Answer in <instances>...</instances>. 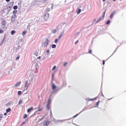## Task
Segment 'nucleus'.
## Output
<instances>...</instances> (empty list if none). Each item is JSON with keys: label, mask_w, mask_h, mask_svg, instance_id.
I'll list each match as a JSON object with an SVG mask.
<instances>
[{"label": "nucleus", "mask_w": 126, "mask_h": 126, "mask_svg": "<svg viewBox=\"0 0 126 126\" xmlns=\"http://www.w3.org/2000/svg\"><path fill=\"white\" fill-rule=\"evenodd\" d=\"M50 40V39L49 38L46 39L45 41L42 44V47H45L47 46L49 43Z\"/></svg>", "instance_id": "f257e3e1"}, {"label": "nucleus", "mask_w": 126, "mask_h": 126, "mask_svg": "<svg viewBox=\"0 0 126 126\" xmlns=\"http://www.w3.org/2000/svg\"><path fill=\"white\" fill-rule=\"evenodd\" d=\"M48 0H36V2L37 4L39 5L42 3H45Z\"/></svg>", "instance_id": "f03ea898"}, {"label": "nucleus", "mask_w": 126, "mask_h": 126, "mask_svg": "<svg viewBox=\"0 0 126 126\" xmlns=\"http://www.w3.org/2000/svg\"><path fill=\"white\" fill-rule=\"evenodd\" d=\"M43 17L45 20H46L48 18L49 14L48 13L46 12L43 15Z\"/></svg>", "instance_id": "7ed1b4c3"}, {"label": "nucleus", "mask_w": 126, "mask_h": 126, "mask_svg": "<svg viewBox=\"0 0 126 126\" xmlns=\"http://www.w3.org/2000/svg\"><path fill=\"white\" fill-rule=\"evenodd\" d=\"M50 123V122L48 120L45 121L43 124V126H47Z\"/></svg>", "instance_id": "20e7f679"}, {"label": "nucleus", "mask_w": 126, "mask_h": 126, "mask_svg": "<svg viewBox=\"0 0 126 126\" xmlns=\"http://www.w3.org/2000/svg\"><path fill=\"white\" fill-rule=\"evenodd\" d=\"M106 9L105 10V11L103 13V17L102 18V17H101L96 22V23H97L99 21H100V20H101V18L103 19V18H104L105 17V14L106 13Z\"/></svg>", "instance_id": "39448f33"}, {"label": "nucleus", "mask_w": 126, "mask_h": 126, "mask_svg": "<svg viewBox=\"0 0 126 126\" xmlns=\"http://www.w3.org/2000/svg\"><path fill=\"white\" fill-rule=\"evenodd\" d=\"M28 81L27 80L25 82V85L24 88V91L27 89V88L29 86V85L28 84Z\"/></svg>", "instance_id": "423d86ee"}, {"label": "nucleus", "mask_w": 126, "mask_h": 126, "mask_svg": "<svg viewBox=\"0 0 126 126\" xmlns=\"http://www.w3.org/2000/svg\"><path fill=\"white\" fill-rule=\"evenodd\" d=\"M81 7V5L79 7L77 8V14H79L80 12H81V9H80Z\"/></svg>", "instance_id": "0eeeda50"}, {"label": "nucleus", "mask_w": 126, "mask_h": 126, "mask_svg": "<svg viewBox=\"0 0 126 126\" xmlns=\"http://www.w3.org/2000/svg\"><path fill=\"white\" fill-rule=\"evenodd\" d=\"M16 17V15H14L13 16H11V21L12 22L14 23V21L15 20V17Z\"/></svg>", "instance_id": "6e6552de"}, {"label": "nucleus", "mask_w": 126, "mask_h": 126, "mask_svg": "<svg viewBox=\"0 0 126 126\" xmlns=\"http://www.w3.org/2000/svg\"><path fill=\"white\" fill-rule=\"evenodd\" d=\"M55 91H53L52 92H51L50 94V96L49 97V98L48 99V100L47 101V104H50V97L51 96V94H52V93H55Z\"/></svg>", "instance_id": "1a4fd4ad"}, {"label": "nucleus", "mask_w": 126, "mask_h": 126, "mask_svg": "<svg viewBox=\"0 0 126 126\" xmlns=\"http://www.w3.org/2000/svg\"><path fill=\"white\" fill-rule=\"evenodd\" d=\"M79 32H78L76 33V34H75V38H80L81 37V36H79Z\"/></svg>", "instance_id": "9d476101"}, {"label": "nucleus", "mask_w": 126, "mask_h": 126, "mask_svg": "<svg viewBox=\"0 0 126 126\" xmlns=\"http://www.w3.org/2000/svg\"><path fill=\"white\" fill-rule=\"evenodd\" d=\"M116 13L115 11H113V12L111 14L110 16V19H112Z\"/></svg>", "instance_id": "9b49d317"}, {"label": "nucleus", "mask_w": 126, "mask_h": 126, "mask_svg": "<svg viewBox=\"0 0 126 126\" xmlns=\"http://www.w3.org/2000/svg\"><path fill=\"white\" fill-rule=\"evenodd\" d=\"M85 99L88 101H92L94 100V98H90L89 97H88L85 98Z\"/></svg>", "instance_id": "f8f14e48"}, {"label": "nucleus", "mask_w": 126, "mask_h": 126, "mask_svg": "<svg viewBox=\"0 0 126 126\" xmlns=\"http://www.w3.org/2000/svg\"><path fill=\"white\" fill-rule=\"evenodd\" d=\"M52 89L53 90H54L57 87V86H55L54 83H52Z\"/></svg>", "instance_id": "ddd939ff"}, {"label": "nucleus", "mask_w": 126, "mask_h": 126, "mask_svg": "<svg viewBox=\"0 0 126 126\" xmlns=\"http://www.w3.org/2000/svg\"><path fill=\"white\" fill-rule=\"evenodd\" d=\"M10 11V9L9 10L8 9H6L5 10V12L6 13V14H7L9 13Z\"/></svg>", "instance_id": "4468645a"}, {"label": "nucleus", "mask_w": 126, "mask_h": 126, "mask_svg": "<svg viewBox=\"0 0 126 126\" xmlns=\"http://www.w3.org/2000/svg\"><path fill=\"white\" fill-rule=\"evenodd\" d=\"M21 83V81L18 82L15 85V86L16 87L20 85Z\"/></svg>", "instance_id": "2eb2a0df"}, {"label": "nucleus", "mask_w": 126, "mask_h": 126, "mask_svg": "<svg viewBox=\"0 0 126 126\" xmlns=\"http://www.w3.org/2000/svg\"><path fill=\"white\" fill-rule=\"evenodd\" d=\"M33 108L32 107H31L30 108H29L27 110V111L28 112H29L31 110H32L33 109Z\"/></svg>", "instance_id": "dca6fc26"}, {"label": "nucleus", "mask_w": 126, "mask_h": 126, "mask_svg": "<svg viewBox=\"0 0 126 126\" xmlns=\"http://www.w3.org/2000/svg\"><path fill=\"white\" fill-rule=\"evenodd\" d=\"M60 40V39H59L58 38L56 39L55 41V43L57 44L58 42Z\"/></svg>", "instance_id": "f3484780"}, {"label": "nucleus", "mask_w": 126, "mask_h": 126, "mask_svg": "<svg viewBox=\"0 0 126 126\" xmlns=\"http://www.w3.org/2000/svg\"><path fill=\"white\" fill-rule=\"evenodd\" d=\"M63 32L61 34H60L58 38H59V39H60L63 36Z\"/></svg>", "instance_id": "a211bd4d"}, {"label": "nucleus", "mask_w": 126, "mask_h": 126, "mask_svg": "<svg viewBox=\"0 0 126 126\" xmlns=\"http://www.w3.org/2000/svg\"><path fill=\"white\" fill-rule=\"evenodd\" d=\"M11 109L10 108H9L7 109L6 110V112L7 113H8L10 111H11Z\"/></svg>", "instance_id": "6ab92c4d"}, {"label": "nucleus", "mask_w": 126, "mask_h": 126, "mask_svg": "<svg viewBox=\"0 0 126 126\" xmlns=\"http://www.w3.org/2000/svg\"><path fill=\"white\" fill-rule=\"evenodd\" d=\"M49 105L47 104L46 105V109L47 110H49Z\"/></svg>", "instance_id": "aec40b11"}, {"label": "nucleus", "mask_w": 126, "mask_h": 126, "mask_svg": "<svg viewBox=\"0 0 126 126\" xmlns=\"http://www.w3.org/2000/svg\"><path fill=\"white\" fill-rule=\"evenodd\" d=\"M26 32H27V31H23V32H22V35L23 36H24V35H25V34L26 33Z\"/></svg>", "instance_id": "412c9836"}, {"label": "nucleus", "mask_w": 126, "mask_h": 126, "mask_svg": "<svg viewBox=\"0 0 126 126\" xmlns=\"http://www.w3.org/2000/svg\"><path fill=\"white\" fill-rule=\"evenodd\" d=\"M54 73H53L52 74V81H53V80H54Z\"/></svg>", "instance_id": "4be33fe9"}, {"label": "nucleus", "mask_w": 126, "mask_h": 126, "mask_svg": "<svg viewBox=\"0 0 126 126\" xmlns=\"http://www.w3.org/2000/svg\"><path fill=\"white\" fill-rule=\"evenodd\" d=\"M56 47V45L55 44H53L51 46V47L52 48H55Z\"/></svg>", "instance_id": "5701e85b"}, {"label": "nucleus", "mask_w": 126, "mask_h": 126, "mask_svg": "<svg viewBox=\"0 0 126 126\" xmlns=\"http://www.w3.org/2000/svg\"><path fill=\"white\" fill-rule=\"evenodd\" d=\"M17 12V11L16 10H14L13 12L14 15H15V14Z\"/></svg>", "instance_id": "b1692460"}, {"label": "nucleus", "mask_w": 126, "mask_h": 126, "mask_svg": "<svg viewBox=\"0 0 126 126\" xmlns=\"http://www.w3.org/2000/svg\"><path fill=\"white\" fill-rule=\"evenodd\" d=\"M6 22L5 20L3 21L2 22V25H5V24Z\"/></svg>", "instance_id": "393cba45"}, {"label": "nucleus", "mask_w": 126, "mask_h": 126, "mask_svg": "<svg viewBox=\"0 0 126 126\" xmlns=\"http://www.w3.org/2000/svg\"><path fill=\"white\" fill-rule=\"evenodd\" d=\"M17 8V6L16 5H15L14 6L13 8L14 9L16 10Z\"/></svg>", "instance_id": "a878e982"}, {"label": "nucleus", "mask_w": 126, "mask_h": 126, "mask_svg": "<svg viewBox=\"0 0 126 126\" xmlns=\"http://www.w3.org/2000/svg\"><path fill=\"white\" fill-rule=\"evenodd\" d=\"M15 32H16L15 31L13 30V31H12L11 32V34L12 35H13L15 33Z\"/></svg>", "instance_id": "bb28decb"}, {"label": "nucleus", "mask_w": 126, "mask_h": 126, "mask_svg": "<svg viewBox=\"0 0 126 126\" xmlns=\"http://www.w3.org/2000/svg\"><path fill=\"white\" fill-rule=\"evenodd\" d=\"M13 3H14L13 2H11L9 4V5H10L11 6H12V7L13 5Z\"/></svg>", "instance_id": "cd10ccee"}, {"label": "nucleus", "mask_w": 126, "mask_h": 126, "mask_svg": "<svg viewBox=\"0 0 126 126\" xmlns=\"http://www.w3.org/2000/svg\"><path fill=\"white\" fill-rule=\"evenodd\" d=\"M22 93L20 91H19L18 92V95H20Z\"/></svg>", "instance_id": "c85d7f7f"}, {"label": "nucleus", "mask_w": 126, "mask_h": 126, "mask_svg": "<svg viewBox=\"0 0 126 126\" xmlns=\"http://www.w3.org/2000/svg\"><path fill=\"white\" fill-rule=\"evenodd\" d=\"M34 54L35 55H37L38 53L36 51H34Z\"/></svg>", "instance_id": "c756f323"}, {"label": "nucleus", "mask_w": 126, "mask_h": 126, "mask_svg": "<svg viewBox=\"0 0 126 126\" xmlns=\"http://www.w3.org/2000/svg\"><path fill=\"white\" fill-rule=\"evenodd\" d=\"M49 8H47L46 9V11L47 12H48L49 11Z\"/></svg>", "instance_id": "7c9ffc66"}, {"label": "nucleus", "mask_w": 126, "mask_h": 126, "mask_svg": "<svg viewBox=\"0 0 126 126\" xmlns=\"http://www.w3.org/2000/svg\"><path fill=\"white\" fill-rule=\"evenodd\" d=\"M56 66H54V67L53 68H52V70H54L56 68Z\"/></svg>", "instance_id": "2f4dec72"}, {"label": "nucleus", "mask_w": 126, "mask_h": 126, "mask_svg": "<svg viewBox=\"0 0 126 126\" xmlns=\"http://www.w3.org/2000/svg\"><path fill=\"white\" fill-rule=\"evenodd\" d=\"M110 20H108L107 21V22L106 23V24H109L110 23Z\"/></svg>", "instance_id": "473e14b6"}, {"label": "nucleus", "mask_w": 126, "mask_h": 126, "mask_svg": "<svg viewBox=\"0 0 126 126\" xmlns=\"http://www.w3.org/2000/svg\"><path fill=\"white\" fill-rule=\"evenodd\" d=\"M27 114H25L24 115V116L23 117V118L25 119L27 117Z\"/></svg>", "instance_id": "72a5a7b5"}, {"label": "nucleus", "mask_w": 126, "mask_h": 126, "mask_svg": "<svg viewBox=\"0 0 126 126\" xmlns=\"http://www.w3.org/2000/svg\"><path fill=\"white\" fill-rule=\"evenodd\" d=\"M3 115L2 114H1L0 115V121L1 120V118L3 116Z\"/></svg>", "instance_id": "f704fd0d"}, {"label": "nucleus", "mask_w": 126, "mask_h": 126, "mask_svg": "<svg viewBox=\"0 0 126 126\" xmlns=\"http://www.w3.org/2000/svg\"><path fill=\"white\" fill-rule=\"evenodd\" d=\"M49 49H47L46 51V52L47 53V55L49 54Z\"/></svg>", "instance_id": "c9c22d12"}, {"label": "nucleus", "mask_w": 126, "mask_h": 126, "mask_svg": "<svg viewBox=\"0 0 126 126\" xmlns=\"http://www.w3.org/2000/svg\"><path fill=\"white\" fill-rule=\"evenodd\" d=\"M99 102H98L96 103V107H97L98 106L99 104Z\"/></svg>", "instance_id": "e433bc0d"}, {"label": "nucleus", "mask_w": 126, "mask_h": 126, "mask_svg": "<svg viewBox=\"0 0 126 126\" xmlns=\"http://www.w3.org/2000/svg\"><path fill=\"white\" fill-rule=\"evenodd\" d=\"M22 103V101L21 100H20L19 101L18 104H19L20 105V104H21Z\"/></svg>", "instance_id": "4c0bfd02"}, {"label": "nucleus", "mask_w": 126, "mask_h": 126, "mask_svg": "<svg viewBox=\"0 0 126 126\" xmlns=\"http://www.w3.org/2000/svg\"><path fill=\"white\" fill-rule=\"evenodd\" d=\"M57 32L56 30L55 29L53 31V33H55Z\"/></svg>", "instance_id": "58836bf2"}, {"label": "nucleus", "mask_w": 126, "mask_h": 126, "mask_svg": "<svg viewBox=\"0 0 126 126\" xmlns=\"http://www.w3.org/2000/svg\"><path fill=\"white\" fill-rule=\"evenodd\" d=\"M19 58V56H18L16 57V60H18Z\"/></svg>", "instance_id": "ea45409f"}, {"label": "nucleus", "mask_w": 126, "mask_h": 126, "mask_svg": "<svg viewBox=\"0 0 126 126\" xmlns=\"http://www.w3.org/2000/svg\"><path fill=\"white\" fill-rule=\"evenodd\" d=\"M5 25H2L1 26V28L2 29H4L5 28Z\"/></svg>", "instance_id": "a19ab883"}, {"label": "nucleus", "mask_w": 126, "mask_h": 126, "mask_svg": "<svg viewBox=\"0 0 126 126\" xmlns=\"http://www.w3.org/2000/svg\"><path fill=\"white\" fill-rule=\"evenodd\" d=\"M20 47V46H18V47H17V48L16 49V51H17V50H18L19 49Z\"/></svg>", "instance_id": "79ce46f5"}, {"label": "nucleus", "mask_w": 126, "mask_h": 126, "mask_svg": "<svg viewBox=\"0 0 126 126\" xmlns=\"http://www.w3.org/2000/svg\"><path fill=\"white\" fill-rule=\"evenodd\" d=\"M59 120L58 121L59 122H62V121H65V120Z\"/></svg>", "instance_id": "37998d69"}, {"label": "nucleus", "mask_w": 126, "mask_h": 126, "mask_svg": "<svg viewBox=\"0 0 126 126\" xmlns=\"http://www.w3.org/2000/svg\"><path fill=\"white\" fill-rule=\"evenodd\" d=\"M3 31L2 30L0 29V33H3Z\"/></svg>", "instance_id": "c03bdc74"}, {"label": "nucleus", "mask_w": 126, "mask_h": 126, "mask_svg": "<svg viewBox=\"0 0 126 126\" xmlns=\"http://www.w3.org/2000/svg\"><path fill=\"white\" fill-rule=\"evenodd\" d=\"M88 52L90 54H91L92 52V50H89V52Z\"/></svg>", "instance_id": "a18cd8bd"}, {"label": "nucleus", "mask_w": 126, "mask_h": 126, "mask_svg": "<svg viewBox=\"0 0 126 126\" xmlns=\"http://www.w3.org/2000/svg\"><path fill=\"white\" fill-rule=\"evenodd\" d=\"M67 64V62H66L64 63V66H65Z\"/></svg>", "instance_id": "49530a36"}, {"label": "nucleus", "mask_w": 126, "mask_h": 126, "mask_svg": "<svg viewBox=\"0 0 126 126\" xmlns=\"http://www.w3.org/2000/svg\"><path fill=\"white\" fill-rule=\"evenodd\" d=\"M45 57L44 56L43 57H42V59L44 60L45 59Z\"/></svg>", "instance_id": "de8ad7c7"}, {"label": "nucleus", "mask_w": 126, "mask_h": 126, "mask_svg": "<svg viewBox=\"0 0 126 126\" xmlns=\"http://www.w3.org/2000/svg\"><path fill=\"white\" fill-rule=\"evenodd\" d=\"M79 114H77L76 115H75L73 117L74 118H75L77 116H78V115Z\"/></svg>", "instance_id": "09e8293b"}, {"label": "nucleus", "mask_w": 126, "mask_h": 126, "mask_svg": "<svg viewBox=\"0 0 126 126\" xmlns=\"http://www.w3.org/2000/svg\"><path fill=\"white\" fill-rule=\"evenodd\" d=\"M105 64V60H103V64L104 65Z\"/></svg>", "instance_id": "8fccbe9b"}, {"label": "nucleus", "mask_w": 126, "mask_h": 126, "mask_svg": "<svg viewBox=\"0 0 126 126\" xmlns=\"http://www.w3.org/2000/svg\"><path fill=\"white\" fill-rule=\"evenodd\" d=\"M37 76V74H36L34 75V77L36 78V77Z\"/></svg>", "instance_id": "3c124183"}, {"label": "nucleus", "mask_w": 126, "mask_h": 126, "mask_svg": "<svg viewBox=\"0 0 126 126\" xmlns=\"http://www.w3.org/2000/svg\"><path fill=\"white\" fill-rule=\"evenodd\" d=\"M25 124V122H23L22 123V125H23V124Z\"/></svg>", "instance_id": "603ef678"}, {"label": "nucleus", "mask_w": 126, "mask_h": 126, "mask_svg": "<svg viewBox=\"0 0 126 126\" xmlns=\"http://www.w3.org/2000/svg\"><path fill=\"white\" fill-rule=\"evenodd\" d=\"M12 6H11L10 5H9L8 7L10 9H11V8H12Z\"/></svg>", "instance_id": "864d4df0"}, {"label": "nucleus", "mask_w": 126, "mask_h": 126, "mask_svg": "<svg viewBox=\"0 0 126 126\" xmlns=\"http://www.w3.org/2000/svg\"><path fill=\"white\" fill-rule=\"evenodd\" d=\"M5 36H4V38L2 40V42H3L5 39Z\"/></svg>", "instance_id": "5fc2aeb1"}, {"label": "nucleus", "mask_w": 126, "mask_h": 126, "mask_svg": "<svg viewBox=\"0 0 126 126\" xmlns=\"http://www.w3.org/2000/svg\"><path fill=\"white\" fill-rule=\"evenodd\" d=\"M53 4H52L51 5H52V6L51 7V9H52V8H53Z\"/></svg>", "instance_id": "6e6d98bb"}, {"label": "nucleus", "mask_w": 126, "mask_h": 126, "mask_svg": "<svg viewBox=\"0 0 126 126\" xmlns=\"http://www.w3.org/2000/svg\"><path fill=\"white\" fill-rule=\"evenodd\" d=\"M78 41H78V40H77V41H76L75 42V44H76L78 42Z\"/></svg>", "instance_id": "4d7b16f0"}, {"label": "nucleus", "mask_w": 126, "mask_h": 126, "mask_svg": "<svg viewBox=\"0 0 126 126\" xmlns=\"http://www.w3.org/2000/svg\"><path fill=\"white\" fill-rule=\"evenodd\" d=\"M85 107L84 108L79 114H80L81 112H82L84 110V109L85 108Z\"/></svg>", "instance_id": "13d9d810"}, {"label": "nucleus", "mask_w": 126, "mask_h": 126, "mask_svg": "<svg viewBox=\"0 0 126 126\" xmlns=\"http://www.w3.org/2000/svg\"><path fill=\"white\" fill-rule=\"evenodd\" d=\"M41 57H41V56H39V57H37V59H40V58H41Z\"/></svg>", "instance_id": "bf43d9fd"}, {"label": "nucleus", "mask_w": 126, "mask_h": 126, "mask_svg": "<svg viewBox=\"0 0 126 126\" xmlns=\"http://www.w3.org/2000/svg\"><path fill=\"white\" fill-rule=\"evenodd\" d=\"M7 114V113H4V115L5 116Z\"/></svg>", "instance_id": "052dcab7"}, {"label": "nucleus", "mask_w": 126, "mask_h": 126, "mask_svg": "<svg viewBox=\"0 0 126 126\" xmlns=\"http://www.w3.org/2000/svg\"><path fill=\"white\" fill-rule=\"evenodd\" d=\"M42 109H39L38 110H37L38 111H40Z\"/></svg>", "instance_id": "680f3d73"}, {"label": "nucleus", "mask_w": 126, "mask_h": 126, "mask_svg": "<svg viewBox=\"0 0 126 126\" xmlns=\"http://www.w3.org/2000/svg\"><path fill=\"white\" fill-rule=\"evenodd\" d=\"M3 43V42H1V43L0 44V46H1V45H2V43Z\"/></svg>", "instance_id": "e2e57ef3"}, {"label": "nucleus", "mask_w": 126, "mask_h": 126, "mask_svg": "<svg viewBox=\"0 0 126 126\" xmlns=\"http://www.w3.org/2000/svg\"><path fill=\"white\" fill-rule=\"evenodd\" d=\"M3 43V42H1V43L0 44V46H1V45H2V43Z\"/></svg>", "instance_id": "0e129e2a"}, {"label": "nucleus", "mask_w": 126, "mask_h": 126, "mask_svg": "<svg viewBox=\"0 0 126 126\" xmlns=\"http://www.w3.org/2000/svg\"><path fill=\"white\" fill-rule=\"evenodd\" d=\"M66 1H67L66 0H65V4H67V3H66Z\"/></svg>", "instance_id": "69168bd1"}, {"label": "nucleus", "mask_w": 126, "mask_h": 126, "mask_svg": "<svg viewBox=\"0 0 126 126\" xmlns=\"http://www.w3.org/2000/svg\"><path fill=\"white\" fill-rule=\"evenodd\" d=\"M21 42V40H19L18 41V44H19V43H20Z\"/></svg>", "instance_id": "338daca9"}, {"label": "nucleus", "mask_w": 126, "mask_h": 126, "mask_svg": "<svg viewBox=\"0 0 126 126\" xmlns=\"http://www.w3.org/2000/svg\"><path fill=\"white\" fill-rule=\"evenodd\" d=\"M50 114L51 115H52V112H51V110H50Z\"/></svg>", "instance_id": "774afa93"}]
</instances>
